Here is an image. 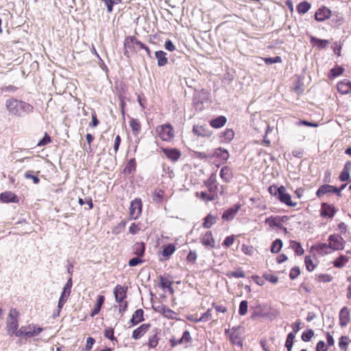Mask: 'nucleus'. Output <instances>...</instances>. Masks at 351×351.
Segmentation results:
<instances>
[{
  "instance_id": "obj_58",
  "label": "nucleus",
  "mask_w": 351,
  "mask_h": 351,
  "mask_svg": "<svg viewBox=\"0 0 351 351\" xmlns=\"http://www.w3.org/2000/svg\"><path fill=\"white\" fill-rule=\"evenodd\" d=\"M317 280L319 282H329L332 280V277L329 274H319L317 276Z\"/></svg>"
},
{
  "instance_id": "obj_18",
  "label": "nucleus",
  "mask_w": 351,
  "mask_h": 351,
  "mask_svg": "<svg viewBox=\"0 0 351 351\" xmlns=\"http://www.w3.org/2000/svg\"><path fill=\"white\" fill-rule=\"evenodd\" d=\"M201 243L207 247L214 248L215 247V241L211 231H207L202 236Z\"/></svg>"
},
{
  "instance_id": "obj_43",
  "label": "nucleus",
  "mask_w": 351,
  "mask_h": 351,
  "mask_svg": "<svg viewBox=\"0 0 351 351\" xmlns=\"http://www.w3.org/2000/svg\"><path fill=\"white\" fill-rule=\"evenodd\" d=\"M231 171L229 167H223L220 171V176L226 182H228L231 178Z\"/></svg>"
},
{
  "instance_id": "obj_12",
  "label": "nucleus",
  "mask_w": 351,
  "mask_h": 351,
  "mask_svg": "<svg viewBox=\"0 0 351 351\" xmlns=\"http://www.w3.org/2000/svg\"><path fill=\"white\" fill-rule=\"evenodd\" d=\"M160 330L155 328L148 336L145 346L148 347L149 350L155 349L158 346L160 340Z\"/></svg>"
},
{
  "instance_id": "obj_63",
  "label": "nucleus",
  "mask_w": 351,
  "mask_h": 351,
  "mask_svg": "<svg viewBox=\"0 0 351 351\" xmlns=\"http://www.w3.org/2000/svg\"><path fill=\"white\" fill-rule=\"evenodd\" d=\"M282 60L280 56H276L274 58H267L265 59V62L267 64H271L273 63L281 62Z\"/></svg>"
},
{
  "instance_id": "obj_51",
  "label": "nucleus",
  "mask_w": 351,
  "mask_h": 351,
  "mask_svg": "<svg viewBox=\"0 0 351 351\" xmlns=\"http://www.w3.org/2000/svg\"><path fill=\"white\" fill-rule=\"evenodd\" d=\"M314 336V332L312 329L307 330L302 333V339L304 341H309Z\"/></svg>"
},
{
  "instance_id": "obj_28",
  "label": "nucleus",
  "mask_w": 351,
  "mask_h": 351,
  "mask_svg": "<svg viewBox=\"0 0 351 351\" xmlns=\"http://www.w3.org/2000/svg\"><path fill=\"white\" fill-rule=\"evenodd\" d=\"M227 122V119L225 116H219L209 121L210 125L213 128H220L225 125Z\"/></svg>"
},
{
  "instance_id": "obj_33",
  "label": "nucleus",
  "mask_w": 351,
  "mask_h": 351,
  "mask_svg": "<svg viewBox=\"0 0 351 351\" xmlns=\"http://www.w3.org/2000/svg\"><path fill=\"white\" fill-rule=\"evenodd\" d=\"M167 53L163 51H157L155 52V56L158 60L159 66H165L168 62V58L166 57Z\"/></svg>"
},
{
  "instance_id": "obj_45",
  "label": "nucleus",
  "mask_w": 351,
  "mask_h": 351,
  "mask_svg": "<svg viewBox=\"0 0 351 351\" xmlns=\"http://www.w3.org/2000/svg\"><path fill=\"white\" fill-rule=\"evenodd\" d=\"M104 3L105 5L107 8V11L108 13L112 12L113 9V5L114 4H119L121 3V0H101Z\"/></svg>"
},
{
  "instance_id": "obj_37",
  "label": "nucleus",
  "mask_w": 351,
  "mask_h": 351,
  "mask_svg": "<svg viewBox=\"0 0 351 351\" xmlns=\"http://www.w3.org/2000/svg\"><path fill=\"white\" fill-rule=\"evenodd\" d=\"M212 319V308H208L205 313H204L199 318H195V319L193 320V322L198 323V322H206Z\"/></svg>"
},
{
  "instance_id": "obj_3",
  "label": "nucleus",
  "mask_w": 351,
  "mask_h": 351,
  "mask_svg": "<svg viewBox=\"0 0 351 351\" xmlns=\"http://www.w3.org/2000/svg\"><path fill=\"white\" fill-rule=\"evenodd\" d=\"M19 316L20 313L16 308H12L10 310L5 322V329L8 335L10 337H12L13 335L16 337L19 326Z\"/></svg>"
},
{
  "instance_id": "obj_8",
  "label": "nucleus",
  "mask_w": 351,
  "mask_h": 351,
  "mask_svg": "<svg viewBox=\"0 0 351 351\" xmlns=\"http://www.w3.org/2000/svg\"><path fill=\"white\" fill-rule=\"evenodd\" d=\"M274 195L277 197V199H279L280 202L291 207H294L297 205L296 202H292L291 195L287 192L285 186H281L278 187V189H274Z\"/></svg>"
},
{
  "instance_id": "obj_9",
  "label": "nucleus",
  "mask_w": 351,
  "mask_h": 351,
  "mask_svg": "<svg viewBox=\"0 0 351 351\" xmlns=\"http://www.w3.org/2000/svg\"><path fill=\"white\" fill-rule=\"evenodd\" d=\"M142 201L140 198H136L130 203L129 208L130 217L132 219H138L142 213Z\"/></svg>"
},
{
  "instance_id": "obj_17",
  "label": "nucleus",
  "mask_w": 351,
  "mask_h": 351,
  "mask_svg": "<svg viewBox=\"0 0 351 351\" xmlns=\"http://www.w3.org/2000/svg\"><path fill=\"white\" fill-rule=\"evenodd\" d=\"M339 324L341 327L346 326L350 322V312L348 307H343L339 312Z\"/></svg>"
},
{
  "instance_id": "obj_38",
  "label": "nucleus",
  "mask_w": 351,
  "mask_h": 351,
  "mask_svg": "<svg viewBox=\"0 0 351 351\" xmlns=\"http://www.w3.org/2000/svg\"><path fill=\"white\" fill-rule=\"evenodd\" d=\"M176 251V246L174 244H168L163 247L162 254L163 256L169 258Z\"/></svg>"
},
{
  "instance_id": "obj_2",
  "label": "nucleus",
  "mask_w": 351,
  "mask_h": 351,
  "mask_svg": "<svg viewBox=\"0 0 351 351\" xmlns=\"http://www.w3.org/2000/svg\"><path fill=\"white\" fill-rule=\"evenodd\" d=\"M5 107L8 111L15 116L20 117L23 113H32L34 111V107L23 101L10 98L6 100Z\"/></svg>"
},
{
  "instance_id": "obj_4",
  "label": "nucleus",
  "mask_w": 351,
  "mask_h": 351,
  "mask_svg": "<svg viewBox=\"0 0 351 351\" xmlns=\"http://www.w3.org/2000/svg\"><path fill=\"white\" fill-rule=\"evenodd\" d=\"M143 43L134 36H126L123 42V53L129 58L130 55L137 53L142 49Z\"/></svg>"
},
{
  "instance_id": "obj_32",
  "label": "nucleus",
  "mask_w": 351,
  "mask_h": 351,
  "mask_svg": "<svg viewBox=\"0 0 351 351\" xmlns=\"http://www.w3.org/2000/svg\"><path fill=\"white\" fill-rule=\"evenodd\" d=\"M145 249L144 243L137 242L133 246V254L141 258L145 254Z\"/></svg>"
},
{
  "instance_id": "obj_55",
  "label": "nucleus",
  "mask_w": 351,
  "mask_h": 351,
  "mask_svg": "<svg viewBox=\"0 0 351 351\" xmlns=\"http://www.w3.org/2000/svg\"><path fill=\"white\" fill-rule=\"evenodd\" d=\"M266 223H269L270 226H276L280 227V221L276 217H269L266 219Z\"/></svg>"
},
{
  "instance_id": "obj_34",
  "label": "nucleus",
  "mask_w": 351,
  "mask_h": 351,
  "mask_svg": "<svg viewBox=\"0 0 351 351\" xmlns=\"http://www.w3.org/2000/svg\"><path fill=\"white\" fill-rule=\"evenodd\" d=\"M193 132L198 136H208L210 132L208 129L202 125H196L193 127Z\"/></svg>"
},
{
  "instance_id": "obj_40",
  "label": "nucleus",
  "mask_w": 351,
  "mask_h": 351,
  "mask_svg": "<svg viewBox=\"0 0 351 351\" xmlns=\"http://www.w3.org/2000/svg\"><path fill=\"white\" fill-rule=\"evenodd\" d=\"M216 223V217L210 214L208 215L204 218L203 223V227L205 228H210L211 226Z\"/></svg>"
},
{
  "instance_id": "obj_19",
  "label": "nucleus",
  "mask_w": 351,
  "mask_h": 351,
  "mask_svg": "<svg viewBox=\"0 0 351 351\" xmlns=\"http://www.w3.org/2000/svg\"><path fill=\"white\" fill-rule=\"evenodd\" d=\"M331 193L339 194L340 190H338L337 188H336L332 185L324 184V185L321 186L318 189V190L316 192V195L317 197H319L325 194Z\"/></svg>"
},
{
  "instance_id": "obj_16",
  "label": "nucleus",
  "mask_w": 351,
  "mask_h": 351,
  "mask_svg": "<svg viewBox=\"0 0 351 351\" xmlns=\"http://www.w3.org/2000/svg\"><path fill=\"white\" fill-rule=\"evenodd\" d=\"M72 287V280L71 278H69L67 281L63 292L61 295V297L60 298L59 302H58V308H62L64 303L66 302L67 298L69 296L71 293V289Z\"/></svg>"
},
{
  "instance_id": "obj_53",
  "label": "nucleus",
  "mask_w": 351,
  "mask_h": 351,
  "mask_svg": "<svg viewBox=\"0 0 351 351\" xmlns=\"http://www.w3.org/2000/svg\"><path fill=\"white\" fill-rule=\"evenodd\" d=\"M234 241H235L234 235L228 236L223 241L222 245L226 247H229L234 243Z\"/></svg>"
},
{
  "instance_id": "obj_5",
  "label": "nucleus",
  "mask_w": 351,
  "mask_h": 351,
  "mask_svg": "<svg viewBox=\"0 0 351 351\" xmlns=\"http://www.w3.org/2000/svg\"><path fill=\"white\" fill-rule=\"evenodd\" d=\"M156 136L161 141L171 142L175 137V131L171 123L159 125L156 128Z\"/></svg>"
},
{
  "instance_id": "obj_35",
  "label": "nucleus",
  "mask_w": 351,
  "mask_h": 351,
  "mask_svg": "<svg viewBox=\"0 0 351 351\" xmlns=\"http://www.w3.org/2000/svg\"><path fill=\"white\" fill-rule=\"evenodd\" d=\"M130 126L133 132L134 135H138L141 130V125L138 120L135 119H130Z\"/></svg>"
},
{
  "instance_id": "obj_41",
  "label": "nucleus",
  "mask_w": 351,
  "mask_h": 351,
  "mask_svg": "<svg viewBox=\"0 0 351 351\" xmlns=\"http://www.w3.org/2000/svg\"><path fill=\"white\" fill-rule=\"evenodd\" d=\"M213 156L219 158L221 160H226L229 157V154L227 150L219 148L215 151Z\"/></svg>"
},
{
  "instance_id": "obj_27",
  "label": "nucleus",
  "mask_w": 351,
  "mask_h": 351,
  "mask_svg": "<svg viewBox=\"0 0 351 351\" xmlns=\"http://www.w3.org/2000/svg\"><path fill=\"white\" fill-rule=\"evenodd\" d=\"M335 213V208L326 203H323L321 208V215L322 217H333Z\"/></svg>"
},
{
  "instance_id": "obj_15",
  "label": "nucleus",
  "mask_w": 351,
  "mask_h": 351,
  "mask_svg": "<svg viewBox=\"0 0 351 351\" xmlns=\"http://www.w3.org/2000/svg\"><path fill=\"white\" fill-rule=\"evenodd\" d=\"M150 327V324H141L133 330L132 333V338L134 340H138L142 338L148 332Z\"/></svg>"
},
{
  "instance_id": "obj_56",
  "label": "nucleus",
  "mask_w": 351,
  "mask_h": 351,
  "mask_svg": "<svg viewBox=\"0 0 351 351\" xmlns=\"http://www.w3.org/2000/svg\"><path fill=\"white\" fill-rule=\"evenodd\" d=\"M305 265L306 269L309 271H313L315 268V265L313 264L311 257L309 256L305 257Z\"/></svg>"
},
{
  "instance_id": "obj_1",
  "label": "nucleus",
  "mask_w": 351,
  "mask_h": 351,
  "mask_svg": "<svg viewBox=\"0 0 351 351\" xmlns=\"http://www.w3.org/2000/svg\"><path fill=\"white\" fill-rule=\"evenodd\" d=\"M204 186L207 191H198L195 193V196L201 200L208 202L213 201L218 197L219 187L217 183V176L212 174L204 181Z\"/></svg>"
},
{
  "instance_id": "obj_31",
  "label": "nucleus",
  "mask_w": 351,
  "mask_h": 351,
  "mask_svg": "<svg viewBox=\"0 0 351 351\" xmlns=\"http://www.w3.org/2000/svg\"><path fill=\"white\" fill-rule=\"evenodd\" d=\"M311 43L319 49H324L329 44V41L328 40L319 39L315 36H311Z\"/></svg>"
},
{
  "instance_id": "obj_24",
  "label": "nucleus",
  "mask_w": 351,
  "mask_h": 351,
  "mask_svg": "<svg viewBox=\"0 0 351 351\" xmlns=\"http://www.w3.org/2000/svg\"><path fill=\"white\" fill-rule=\"evenodd\" d=\"M158 312L162 315L165 317L169 319H176L177 313L174 312L171 308L165 306V305H162L158 306Z\"/></svg>"
},
{
  "instance_id": "obj_42",
  "label": "nucleus",
  "mask_w": 351,
  "mask_h": 351,
  "mask_svg": "<svg viewBox=\"0 0 351 351\" xmlns=\"http://www.w3.org/2000/svg\"><path fill=\"white\" fill-rule=\"evenodd\" d=\"M315 249L317 250V252L322 254H327L330 252V247H329V243H322L319 244L315 247Z\"/></svg>"
},
{
  "instance_id": "obj_11",
  "label": "nucleus",
  "mask_w": 351,
  "mask_h": 351,
  "mask_svg": "<svg viewBox=\"0 0 351 351\" xmlns=\"http://www.w3.org/2000/svg\"><path fill=\"white\" fill-rule=\"evenodd\" d=\"M328 241L329 243V247L333 251L341 250L343 249L344 241L343 239L337 234H331L329 236Z\"/></svg>"
},
{
  "instance_id": "obj_46",
  "label": "nucleus",
  "mask_w": 351,
  "mask_h": 351,
  "mask_svg": "<svg viewBox=\"0 0 351 351\" xmlns=\"http://www.w3.org/2000/svg\"><path fill=\"white\" fill-rule=\"evenodd\" d=\"M282 246V241L280 239H276L273 242V243L271 245V252L272 253H278L281 250Z\"/></svg>"
},
{
  "instance_id": "obj_44",
  "label": "nucleus",
  "mask_w": 351,
  "mask_h": 351,
  "mask_svg": "<svg viewBox=\"0 0 351 351\" xmlns=\"http://www.w3.org/2000/svg\"><path fill=\"white\" fill-rule=\"evenodd\" d=\"M311 8V5L307 1H302L297 7V10L300 14L306 13Z\"/></svg>"
},
{
  "instance_id": "obj_59",
  "label": "nucleus",
  "mask_w": 351,
  "mask_h": 351,
  "mask_svg": "<svg viewBox=\"0 0 351 351\" xmlns=\"http://www.w3.org/2000/svg\"><path fill=\"white\" fill-rule=\"evenodd\" d=\"M264 278L266 280L271 282L272 284H276L278 282V278L271 274H266L264 275Z\"/></svg>"
},
{
  "instance_id": "obj_49",
  "label": "nucleus",
  "mask_w": 351,
  "mask_h": 351,
  "mask_svg": "<svg viewBox=\"0 0 351 351\" xmlns=\"http://www.w3.org/2000/svg\"><path fill=\"white\" fill-rule=\"evenodd\" d=\"M197 258V255L196 252L191 250L189 252L186 260L189 263L194 264L196 262Z\"/></svg>"
},
{
  "instance_id": "obj_48",
  "label": "nucleus",
  "mask_w": 351,
  "mask_h": 351,
  "mask_svg": "<svg viewBox=\"0 0 351 351\" xmlns=\"http://www.w3.org/2000/svg\"><path fill=\"white\" fill-rule=\"evenodd\" d=\"M141 230L140 223H132L129 228V232L132 234H137Z\"/></svg>"
},
{
  "instance_id": "obj_30",
  "label": "nucleus",
  "mask_w": 351,
  "mask_h": 351,
  "mask_svg": "<svg viewBox=\"0 0 351 351\" xmlns=\"http://www.w3.org/2000/svg\"><path fill=\"white\" fill-rule=\"evenodd\" d=\"M234 136V132L232 129H226L221 133L219 138L221 142L228 143L231 141Z\"/></svg>"
},
{
  "instance_id": "obj_20",
  "label": "nucleus",
  "mask_w": 351,
  "mask_h": 351,
  "mask_svg": "<svg viewBox=\"0 0 351 351\" xmlns=\"http://www.w3.org/2000/svg\"><path fill=\"white\" fill-rule=\"evenodd\" d=\"M0 201L3 203H18L19 199L15 193L11 191H5L0 194Z\"/></svg>"
},
{
  "instance_id": "obj_62",
  "label": "nucleus",
  "mask_w": 351,
  "mask_h": 351,
  "mask_svg": "<svg viewBox=\"0 0 351 351\" xmlns=\"http://www.w3.org/2000/svg\"><path fill=\"white\" fill-rule=\"evenodd\" d=\"M104 336L105 337L112 341L116 340L115 337H114V329L112 328H108L106 329L104 331Z\"/></svg>"
},
{
  "instance_id": "obj_57",
  "label": "nucleus",
  "mask_w": 351,
  "mask_h": 351,
  "mask_svg": "<svg viewBox=\"0 0 351 351\" xmlns=\"http://www.w3.org/2000/svg\"><path fill=\"white\" fill-rule=\"evenodd\" d=\"M24 177L26 178V179H32L33 180V182L34 184H38L40 182V179L36 176H34L32 174V171H27L24 174Z\"/></svg>"
},
{
  "instance_id": "obj_26",
  "label": "nucleus",
  "mask_w": 351,
  "mask_h": 351,
  "mask_svg": "<svg viewBox=\"0 0 351 351\" xmlns=\"http://www.w3.org/2000/svg\"><path fill=\"white\" fill-rule=\"evenodd\" d=\"M143 315L144 311L143 309L138 308L136 310L130 320V323H131L132 326L137 325L144 320Z\"/></svg>"
},
{
  "instance_id": "obj_39",
  "label": "nucleus",
  "mask_w": 351,
  "mask_h": 351,
  "mask_svg": "<svg viewBox=\"0 0 351 351\" xmlns=\"http://www.w3.org/2000/svg\"><path fill=\"white\" fill-rule=\"evenodd\" d=\"M348 262V257L341 255L339 258L334 261L333 265L335 267L341 268Z\"/></svg>"
},
{
  "instance_id": "obj_61",
  "label": "nucleus",
  "mask_w": 351,
  "mask_h": 351,
  "mask_svg": "<svg viewBox=\"0 0 351 351\" xmlns=\"http://www.w3.org/2000/svg\"><path fill=\"white\" fill-rule=\"evenodd\" d=\"M143 263H144V260L141 259V257H135L129 261L128 265L130 267H134L137 265L142 264Z\"/></svg>"
},
{
  "instance_id": "obj_14",
  "label": "nucleus",
  "mask_w": 351,
  "mask_h": 351,
  "mask_svg": "<svg viewBox=\"0 0 351 351\" xmlns=\"http://www.w3.org/2000/svg\"><path fill=\"white\" fill-rule=\"evenodd\" d=\"M165 156L171 161H178L182 156L181 152L176 148H161Z\"/></svg>"
},
{
  "instance_id": "obj_10",
  "label": "nucleus",
  "mask_w": 351,
  "mask_h": 351,
  "mask_svg": "<svg viewBox=\"0 0 351 351\" xmlns=\"http://www.w3.org/2000/svg\"><path fill=\"white\" fill-rule=\"evenodd\" d=\"M226 334L228 335L229 339L232 344L241 346V331L239 327L226 329Z\"/></svg>"
},
{
  "instance_id": "obj_29",
  "label": "nucleus",
  "mask_w": 351,
  "mask_h": 351,
  "mask_svg": "<svg viewBox=\"0 0 351 351\" xmlns=\"http://www.w3.org/2000/svg\"><path fill=\"white\" fill-rule=\"evenodd\" d=\"M159 287L163 289H168L171 294H173L174 291L172 287L173 282L169 280L167 278L160 276L159 277Z\"/></svg>"
},
{
  "instance_id": "obj_54",
  "label": "nucleus",
  "mask_w": 351,
  "mask_h": 351,
  "mask_svg": "<svg viewBox=\"0 0 351 351\" xmlns=\"http://www.w3.org/2000/svg\"><path fill=\"white\" fill-rule=\"evenodd\" d=\"M121 138L119 135H117L115 137L114 142V147H113V153L111 154L112 155H116L119 151V148L121 144Z\"/></svg>"
},
{
  "instance_id": "obj_22",
  "label": "nucleus",
  "mask_w": 351,
  "mask_h": 351,
  "mask_svg": "<svg viewBox=\"0 0 351 351\" xmlns=\"http://www.w3.org/2000/svg\"><path fill=\"white\" fill-rule=\"evenodd\" d=\"M338 91L342 95L349 94L351 92V81L343 80L337 84Z\"/></svg>"
},
{
  "instance_id": "obj_52",
  "label": "nucleus",
  "mask_w": 351,
  "mask_h": 351,
  "mask_svg": "<svg viewBox=\"0 0 351 351\" xmlns=\"http://www.w3.org/2000/svg\"><path fill=\"white\" fill-rule=\"evenodd\" d=\"M212 306L215 309V311L217 313H225L228 311L227 308L224 305L217 302H213L212 304Z\"/></svg>"
},
{
  "instance_id": "obj_21",
  "label": "nucleus",
  "mask_w": 351,
  "mask_h": 351,
  "mask_svg": "<svg viewBox=\"0 0 351 351\" xmlns=\"http://www.w3.org/2000/svg\"><path fill=\"white\" fill-rule=\"evenodd\" d=\"M239 204H235L232 207L227 209L222 215V219L223 220L230 221L232 220L235 215L237 213L239 210L240 209Z\"/></svg>"
},
{
  "instance_id": "obj_60",
  "label": "nucleus",
  "mask_w": 351,
  "mask_h": 351,
  "mask_svg": "<svg viewBox=\"0 0 351 351\" xmlns=\"http://www.w3.org/2000/svg\"><path fill=\"white\" fill-rule=\"evenodd\" d=\"M344 69L342 67L338 66L330 70V74L332 77H335L341 75Z\"/></svg>"
},
{
  "instance_id": "obj_64",
  "label": "nucleus",
  "mask_w": 351,
  "mask_h": 351,
  "mask_svg": "<svg viewBox=\"0 0 351 351\" xmlns=\"http://www.w3.org/2000/svg\"><path fill=\"white\" fill-rule=\"evenodd\" d=\"M348 340H349V338L347 336H342L340 338V341L339 342L340 348H341V349L346 348L347 347V346L348 345Z\"/></svg>"
},
{
  "instance_id": "obj_7",
  "label": "nucleus",
  "mask_w": 351,
  "mask_h": 351,
  "mask_svg": "<svg viewBox=\"0 0 351 351\" xmlns=\"http://www.w3.org/2000/svg\"><path fill=\"white\" fill-rule=\"evenodd\" d=\"M192 340L193 339L191 332L186 330L183 332L181 338L177 339L175 337H172L169 339V343L171 348H175L178 346L182 345L184 348H188L190 347Z\"/></svg>"
},
{
  "instance_id": "obj_50",
  "label": "nucleus",
  "mask_w": 351,
  "mask_h": 351,
  "mask_svg": "<svg viewBox=\"0 0 351 351\" xmlns=\"http://www.w3.org/2000/svg\"><path fill=\"white\" fill-rule=\"evenodd\" d=\"M51 142L50 136L45 132L44 137L38 143V147H43Z\"/></svg>"
},
{
  "instance_id": "obj_23",
  "label": "nucleus",
  "mask_w": 351,
  "mask_h": 351,
  "mask_svg": "<svg viewBox=\"0 0 351 351\" xmlns=\"http://www.w3.org/2000/svg\"><path fill=\"white\" fill-rule=\"evenodd\" d=\"M104 301H105L104 295H99L97 296L96 304H95L94 307L92 308V310L90 313V317H93L95 315H97V314H99V313L101 311V306H103V304L104 303Z\"/></svg>"
},
{
  "instance_id": "obj_25",
  "label": "nucleus",
  "mask_w": 351,
  "mask_h": 351,
  "mask_svg": "<svg viewBox=\"0 0 351 351\" xmlns=\"http://www.w3.org/2000/svg\"><path fill=\"white\" fill-rule=\"evenodd\" d=\"M330 16V10L326 7L319 8L315 14V18L317 21H323L328 19Z\"/></svg>"
},
{
  "instance_id": "obj_36",
  "label": "nucleus",
  "mask_w": 351,
  "mask_h": 351,
  "mask_svg": "<svg viewBox=\"0 0 351 351\" xmlns=\"http://www.w3.org/2000/svg\"><path fill=\"white\" fill-rule=\"evenodd\" d=\"M164 196L165 191L161 189L157 188L153 193L152 198L155 202L161 203L164 199Z\"/></svg>"
},
{
  "instance_id": "obj_47",
  "label": "nucleus",
  "mask_w": 351,
  "mask_h": 351,
  "mask_svg": "<svg viewBox=\"0 0 351 351\" xmlns=\"http://www.w3.org/2000/svg\"><path fill=\"white\" fill-rule=\"evenodd\" d=\"M92 121L89 123V127L96 128L99 124V121L97 119V113L95 110L91 111Z\"/></svg>"
},
{
  "instance_id": "obj_13",
  "label": "nucleus",
  "mask_w": 351,
  "mask_h": 351,
  "mask_svg": "<svg viewBox=\"0 0 351 351\" xmlns=\"http://www.w3.org/2000/svg\"><path fill=\"white\" fill-rule=\"evenodd\" d=\"M128 287L117 285L113 289V294L116 302H122L125 300L128 295Z\"/></svg>"
},
{
  "instance_id": "obj_6",
  "label": "nucleus",
  "mask_w": 351,
  "mask_h": 351,
  "mask_svg": "<svg viewBox=\"0 0 351 351\" xmlns=\"http://www.w3.org/2000/svg\"><path fill=\"white\" fill-rule=\"evenodd\" d=\"M43 328L38 325L28 324L21 326L16 334L17 337L31 338L38 335Z\"/></svg>"
}]
</instances>
